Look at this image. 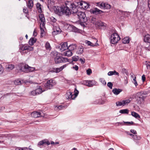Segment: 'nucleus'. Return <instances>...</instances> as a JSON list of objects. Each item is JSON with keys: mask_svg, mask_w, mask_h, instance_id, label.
Segmentation results:
<instances>
[{"mask_svg": "<svg viewBox=\"0 0 150 150\" xmlns=\"http://www.w3.org/2000/svg\"><path fill=\"white\" fill-rule=\"evenodd\" d=\"M122 91L121 89L114 88L113 89L112 92L115 95H117L122 92Z\"/></svg>", "mask_w": 150, "mask_h": 150, "instance_id": "nucleus-25", "label": "nucleus"}, {"mask_svg": "<svg viewBox=\"0 0 150 150\" xmlns=\"http://www.w3.org/2000/svg\"><path fill=\"white\" fill-rule=\"evenodd\" d=\"M119 35L117 33L112 34L111 37L110 42L112 44L117 43L120 39Z\"/></svg>", "mask_w": 150, "mask_h": 150, "instance_id": "nucleus-7", "label": "nucleus"}, {"mask_svg": "<svg viewBox=\"0 0 150 150\" xmlns=\"http://www.w3.org/2000/svg\"><path fill=\"white\" fill-rule=\"evenodd\" d=\"M107 86L110 89H112L113 84L111 82H109L107 83Z\"/></svg>", "mask_w": 150, "mask_h": 150, "instance_id": "nucleus-50", "label": "nucleus"}, {"mask_svg": "<svg viewBox=\"0 0 150 150\" xmlns=\"http://www.w3.org/2000/svg\"><path fill=\"white\" fill-rule=\"evenodd\" d=\"M56 84V82L54 80L50 79L47 80L44 85L45 90L52 89L53 87Z\"/></svg>", "mask_w": 150, "mask_h": 150, "instance_id": "nucleus-6", "label": "nucleus"}, {"mask_svg": "<svg viewBox=\"0 0 150 150\" xmlns=\"http://www.w3.org/2000/svg\"><path fill=\"white\" fill-rule=\"evenodd\" d=\"M67 43L64 42L61 44L60 45L59 47V48L61 52L64 51L68 49Z\"/></svg>", "mask_w": 150, "mask_h": 150, "instance_id": "nucleus-11", "label": "nucleus"}, {"mask_svg": "<svg viewBox=\"0 0 150 150\" xmlns=\"http://www.w3.org/2000/svg\"><path fill=\"white\" fill-rule=\"evenodd\" d=\"M67 64H66L63 65L59 68H54V69L53 72L57 73H58L62 70L64 68L66 67L67 66Z\"/></svg>", "mask_w": 150, "mask_h": 150, "instance_id": "nucleus-16", "label": "nucleus"}, {"mask_svg": "<svg viewBox=\"0 0 150 150\" xmlns=\"http://www.w3.org/2000/svg\"><path fill=\"white\" fill-rule=\"evenodd\" d=\"M53 30V34L55 33L56 34H58L61 32V30L58 26H54Z\"/></svg>", "mask_w": 150, "mask_h": 150, "instance_id": "nucleus-21", "label": "nucleus"}, {"mask_svg": "<svg viewBox=\"0 0 150 150\" xmlns=\"http://www.w3.org/2000/svg\"><path fill=\"white\" fill-rule=\"evenodd\" d=\"M124 79H125L124 84L125 85H126L128 83L127 79L126 76H125V77H124Z\"/></svg>", "mask_w": 150, "mask_h": 150, "instance_id": "nucleus-60", "label": "nucleus"}, {"mask_svg": "<svg viewBox=\"0 0 150 150\" xmlns=\"http://www.w3.org/2000/svg\"><path fill=\"white\" fill-rule=\"evenodd\" d=\"M64 108L63 106L60 105L58 106H56L55 107V109L56 110H59L63 109Z\"/></svg>", "mask_w": 150, "mask_h": 150, "instance_id": "nucleus-42", "label": "nucleus"}, {"mask_svg": "<svg viewBox=\"0 0 150 150\" xmlns=\"http://www.w3.org/2000/svg\"><path fill=\"white\" fill-rule=\"evenodd\" d=\"M36 41V39L34 38H31L29 41V44L30 45H33Z\"/></svg>", "mask_w": 150, "mask_h": 150, "instance_id": "nucleus-28", "label": "nucleus"}, {"mask_svg": "<svg viewBox=\"0 0 150 150\" xmlns=\"http://www.w3.org/2000/svg\"><path fill=\"white\" fill-rule=\"evenodd\" d=\"M54 4V2H51L50 1L48 2V4L47 7L49 9H50L53 8V5Z\"/></svg>", "mask_w": 150, "mask_h": 150, "instance_id": "nucleus-39", "label": "nucleus"}, {"mask_svg": "<svg viewBox=\"0 0 150 150\" xmlns=\"http://www.w3.org/2000/svg\"><path fill=\"white\" fill-rule=\"evenodd\" d=\"M4 71V68L3 67L2 65L0 64V74L3 73Z\"/></svg>", "mask_w": 150, "mask_h": 150, "instance_id": "nucleus-49", "label": "nucleus"}, {"mask_svg": "<svg viewBox=\"0 0 150 150\" xmlns=\"http://www.w3.org/2000/svg\"><path fill=\"white\" fill-rule=\"evenodd\" d=\"M31 116L34 118L44 116L42 112H34L31 113Z\"/></svg>", "mask_w": 150, "mask_h": 150, "instance_id": "nucleus-10", "label": "nucleus"}, {"mask_svg": "<svg viewBox=\"0 0 150 150\" xmlns=\"http://www.w3.org/2000/svg\"><path fill=\"white\" fill-rule=\"evenodd\" d=\"M90 11L91 13L96 15L101 14L103 13V11L99 10L97 8H94L90 9Z\"/></svg>", "mask_w": 150, "mask_h": 150, "instance_id": "nucleus-8", "label": "nucleus"}, {"mask_svg": "<svg viewBox=\"0 0 150 150\" xmlns=\"http://www.w3.org/2000/svg\"><path fill=\"white\" fill-rule=\"evenodd\" d=\"M51 21L55 23L56 22L57 20L56 18H54L53 17H51L50 18Z\"/></svg>", "mask_w": 150, "mask_h": 150, "instance_id": "nucleus-55", "label": "nucleus"}, {"mask_svg": "<svg viewBox=\"0 0 150 150\" xmlns=\"http://www.w3.org/2000/svg\"><path fill=\"white\" fill-rule=\"evenodd\" d=\"M68 28L69 30L75 32H76L78 30V29L77 28L72 25H70Z\"/></svg>", "mask_w": 150, "mask_h": 150, "instance_id": "nucleus-27", "label": "nucleus"}, {"mask_svg": "<svg viewBox=\"0 0 150 150\" xmlns=\"http://www.w3.org/2000/svg\"><path fill=\"white\" fill-rule=\"evenodd\" d=\"M20 70L23 72L28 73L33 71L35 70V68L29 67L27 64H23L21 65Z\"/></svg>", "mask_w": 150, "mask_h": 150, "instance_id": "nucleus-5", "label": "nucleus"}, {"mask_svg": "<svg viewBox=\"0 0 150 150\" xmlns=\"http://www.w3.org/2000/svg\"><path fill=\"white\" fill-rule=\"evenodd\" d=\"M27 5L29 9H32L33 6V1L32 0H29L27 3Z\"/></svg>", "mask_w": 150, "mask_h": 150, "instance_id": "nucleus-24", "label": "nucleus"}, {"mask_svg": "<svg viewBox=\"0 0 150 150\" xmlns=\"http://www.w3.org/2000/svg\"><path fill=\"white\" fill-rule=\"evenodd\" d=\"M144 41L145 42H150V35L149 34H147L144 36Z\"/></svg>", "mask_w": 150, "mask_h": 150, "instance_id": "nucleus-30", "label": "nucleus"}, {"mask_svg": "<svg viewBox=\"0 0 150 150\" xmlns=\"http://www.w3.org/2000/svg\"><path fill=\"white\" fill-rule=\"evenodd\" d=\"M15 67V66L13 64H10L6 66V68L8 71H10L13 69Z\"/></svg>", "mask_w": 150, "mask_h": 150, "instance_id": "nucleus-26", "label": "nucleus"}, {"mask_svg": "<svg viewBox=\"0 0 150 150\" xmlns=\"http://www.w3.org/2000/svg\"><path fill=\"white\" fill-rule=\"evenodd\" d=\"M88 81V80H85L83 81V82L82 83V84L84 85L87 86V84Z\"/></svg>", "mask_w": 150, "mask_h": 150, "instance_id": "nucleus-58", "label": "nucleus"}, {"mask_svg": "<svg viewBox=\"0 0 150 150\" xmlns=\"http://www.w3.org/2000/svg\"><path fill=\"white\" fill-rule=\"evenodd\" d=\"M132 82L134 83L136 86H137L138 85V83L136 80V77H134V79H133Z\"/></svg>", "mask_w": 150, "mask_h": 150, "instance_id": "nucleus-51", "label": "nucleus"}, {"mask_svg": "<svg viewBox=\"0 0 150 150\" xmlns=\"http://www.w3.org/2000/svg\"><path fill=\"white\" fill-rule=\"evenodd\" d=\"M111 6L110 5L107 3H105L104 5V7L103 8L105 9H109L111 8Z\"/></svg>", "mask_w": 150, "mask_h": 150, "instance_id": "nucleus-41", "label": "nucleus"}, {"mask_svg": "<svg viewBox=\"0 0 150 150\" xmlns=\"http://www.w3.org/2000/svg\"><path fill=\"white\" fill-rule=\"evenodd\" d=\"M108 76H111L112 75H117L118 76H119V74L118 72L114 70L113 71H110L108 74Z\"/></svg>", "mask_w": 150, "mask_h": 150, "instance_id": "nucleus-29", "label": "nucleus"}, {"mask_svg": "<svg viewBox=\"0 0 150 150\" xmlns=\"http://www.w3.org/2000/svg\"><path fill=\"white\" fill-rule=\"evenodd\" d=\"M72 59L73 61H77L79 59V57L78 56H74L72 57Z\"/></svg>", "mask_w": 150, "mask_h": 150, "instance_id": "nucleus-48", "label": "nucleus"}, {"mask_svg": "<svg viewBox=\"0 0 150 150\" xmlns=\"http://www.w3.org/2000/svg\"><path fill=\"white\" fill-rule=\"evenodd\" d=\"M66 98L67 99L73 100L76 97L74 94H73L72 93L69 92L66 95Z\"/></svg>", "mask_w": 150, "mask_h": 150, "instance_id": "nucleus-15", "label": "nucleus"}, {"mask_svg": "<svg viewBox=\"0 0 150 150\" xmlns=\"http://www.w3.org/2000/svg\"><path fill=\"white\" fill-rule=\"evenodd\" d=\"M23 11L25 13H28V10L26 7H24L23 8Z\"/></svg>", "mask_w": 150, "mask_h": 150, "instance_id": "nucleus-57", "label": "nucleus"}, {"mask_svg": "<svg viewBox=\"0 0 150 150\" xmlns=\"http://www.w3.org/2000/svg\"><path fill=\"white\" fill-rule=\"evenodd\" d=\"M116 12L118 15H122V16H128L129 13L128 12L123 11L122 10L119 9L116 10Z\"/></svg>", "mask_w": 150, "mask_h": 150, "instance_id": "nucleus-14", "label": "nucleus"}, {"mask_svg": "<svg viewBox=\"0 0 150 150\" xmlns=\"http://www.w3.org/2000/svg\"><path fill=\"white\" fill-rule=\"evenodd\" d=\"M78 5L82 6V8L84 9H86L89 8V5L85 1H81L78 3Z\"/></svg>", "mask_w": 150, "mask_h": 150, "instance_id": "nucleus-12", "label": "nucleus"}, {"mask_svg": "<svg viewBox=\"0 0 150 150\" xmlns=\"http://www.w3.org/2000/svg\"><path fill=\"white\" fill-rule=\"evenodd\" d=\"M40 21V25H45L46 23L45 18L43 14H40L39 15Z\"/></svg>", "mask_w": 150, "mask_h": 150, "instance_id": "nucleus-13", "label": "nucleus"}, {"mask_svg": "<svg viewBox=\"0 0 150 150\" xmlns=\"http://www.w3.org/2000/svg\"><path fill=\"white\" fill-rule=\"evenodd\" d=\"M79 61L81 62V63L83 64H84L85 62V59L84 58L83 59L80 58L79 59Z\"/></svg>", "mask_w": 150, "mask_h": 150, "instance_id": "nucleus-59", "label": "nucleus"}, {"mask_svg": "<svg viewBox=\"0 0 150 150\" xmlns=\"http://www.w3.org/2000/svg\"><path fill=\"white\" fill-rule=\"evenodd\" d=\"M78 7L73 3L69 1L65 2L64 4L61 6H55L53 7L54 12L59 16L63 15L69 16L71 12L76 13L77 11Z\"/></svg>", "mask_w": 150, "mask_h": 150, "instance_id": "nucleus-1", "label": "nucleus"}, {"mask_svg": "<svg viewBox=\"0 0 150 150\" xmlns=\"http://www.w3.org/2000/svg\"><path fill=\"white\" fill-rule=\"evenodd\" d=\"M54 54L56 56L54 58V61L55 63L59 64L61 63H64L68 61L67 58L59 55V54L57 53V52H54Z\"/></svg>", "mask_w": 150, "mask_h": 150, "instance_id": "nucleus-4", "label": "nucleus"}, {"mask_svg": "<svg viewBox=\"0 0 150 150\" xmlns=\"http://www.w3.org/2000/svg\"><path fill=\"white\" fill-rule=\"evenodd\" d=\"M122 101L123 106L127 105L131 102V100L129 99L125 100H123Z\"/></svg>", "mask_w": 150, "mask_h": 150, "instance_id": "nucleus-35", "label": "nucleus"}, {"mask_svg": "<svg viewBox=\"0 0 150 150\" xmlns=\"http://www.w3.org/2000/svg\"><path fill=\"white\" fill-rule=\"evenodd\" d=\"M67 49L68 50L64 52V55L68 57H70L72 55V53L71 50L68 49Z\"/></svg>", "mask_w": 150, "mask_h": 150, "instance_id": "nucleus-23", "label": "nucleus"}, {"mask_svg": "<svg viewBox=\"0 0 150 150\" xmlns=\"http://www.w3.org/2000/svg\"><path fill=\"white\" fill-rule=\"evenodd\" d=\"M95 25L96 27H103V28H105V24L101 21L96 22L95 23Z\"/></svg>", "mask_w": 150, "mask_h": 150, "instance_id": "nucleus-19", "label": "nucleus"}, {"mask_svg": "<svg viewBox=\"0 0 150 150\" xmlns=\"http://www.w3.org/2000/svg\"><path fill=\"white\" fill-rule=\"evenodd\" d=\"M128 37H125L122 40V43L124 44H127L129 43V39Z\"/></svg>", "mask_w": 150, "mask_h": 150, "instance_id": "nucleus-33", "label": "nucleus"}, {"mask_svg": "<svg viewBox=\"0 0 150 150\" xmlns=\"http://www.w3.org/2000/svg\"><path fill=\"white\" fill-rule=\"evenodd\" d=\"M85 43L86 44H87L88 45L91 46H93L94 45L93 43L89 41H88L87 40H86L85 41Z\"/></svg>", "mask_w": 150, "mask_h": 150, "instance_id": "nucleus-47", "label": "nucleus"}, {"mask_svg": "<svg viewBox=\"0 0 150 150\" xmlns=\"http://www.w3.org/2000/svg\"><path fill=\"white\" fill-rule=\"evenodd\" d=\"M96 83V82L94 80H88L87 86L91 87L95 85Z\"/></svg>", "mask_w": 150, "mask_h": 150, "instance_id": "nucleus-18", "label": "nucleus"}, {"mask_svg": "<svg viewBox=\"0 0 150 150\" xmlns=\"http://www.w3.org/2000/svg\"><path fill=\"white\" fill-rule=\"evenodd\" d=\"M30 94L33 96L37 95L35 90L31 91L30 93Z\"/></svg>", "mask_w": 150, "mask_h": 150, "instance_id": "nucleus-53", "label": "nucleus"}, {"mask_svg": "<svg viewBox=\"0 0 150 150\" xmlns=\"http://www.w3.org/2000/svg\"><path fill=\"white\" fill-rule=\"evenodd\" d=\"M73 68L76 71H77L79 69L77 65H75L73 67Z\"/></svg>", "mask_w": 150, "mask_h": 150, "instance_id": "nucleus-61", "label": "nucleus"}, {"mask_svg": "<svg viewBox=\"0 0 150 150\" xmlns=\"http://www.w3.org/2000/svg\"><path fill=\"white\" fill-rule=\"evenodd\" d=\"M133 138L134 139L137 140L140 139L141 137L139 136H137L136 135H133Z\"/></svg>", "mask_w": 150, "mask_h": 150, "instance_id": "nucleus-44", "label": "nucleus"}, {"mask_svg": "<svg viewBox=\"0 0 150 150\" xmlns=\"http://www.w3.org/2000/svg\"><path fill=\"white\" fill-rule=\"evenodd\" d=\"M15 150H24V148L18 147Z\"/></svg>", "mask_w": 150, "mask_h": 150, "instance_id": "nucleus-64", "label": "nucleus"}, {"mask_svg": "<svg viewBox=\"0 0 150 150\" xmlns=\"http://www.w3.org/2000/svg\"><path fill=\"white\" fill-rule=\"evenodd\" d=\"M36 7L38 12L40 13H41L42 12V9L40 4L39 3H37L36 4Z\"/></svg>", "mask_w": 150, "mask_h": 150, "instance_id": "nucleus-38", "label": "nucleus"}, {"mask_svg": "<svg viewBox=\"0 0 150 150\" xmlns=\"http://www.w3.org/2000/svg\"><path fill=\"white\" fill-rule=\"evenodd\" d=\"M146 97L143 92H138L136 94L135 98L137 103L140 104L144 101Z\"/></svg>", "mask_w": 150, "mask_h": 150, "instance_id": "nucleus-2", "label": "nucleus"}, {"mask_svg": "<svg viewBox=\"0 0 150 150\" xmlns=\"http://www.w3.org/2000/svg\"><path fill=\"white\" fill-rule=\"evenodd\" d=\"M87 74L88 75H90L92 73V71L91 69H88L86 70Z\"/></svg>", "mask_w": 150, "mask_h": 150, "instance_id": "nucleus-56", "label": "nucleus"}, {"mask_svg": "<svg viewBox=\"0 0 150 150\" xmlns=\"http://www.w3.org/2000/svg\"><path fill=\"white\" fill-rule=\"evenodd\" d=\"M131 115L136 118L139 119L140 118V116L137 112H131Z\"/></svg>", "mask_w": 150, "mask_h": 150, "instance_id": "nucleus-32", "label": "nucleus"}, {"mask_svg": "<svg viewBox=\"0 0 150 150\" xmlns=\"http://www.w3.org/2000/svg\"><path fill=\"white\" fill-rule=\"evenodd\" d=\"M45 25H40V35L42 37H43L45 35Z\"/></svg>", "mask_w": 150, "mask_h": 150, "instance_id": "nucleus-17", "label": "nucleus"}, {"mask_svg": "<svg viewBox=\"0 0 150 150\" xmlns=\"http://www.w3.org/2000/svg\"><path fill=\"white\" fill-rule=\"evenodd\" d=\"M100 81L104 85H105L106 83L105 80L104 78H100L99 79Z\"/></svg>", "mask_w": 150, "mask_h": 150, "instance_id": "nucleus-45", "label": "nucleus"}, {"mask_svg": "<svg viewBox=\"0 0 150 150\" xmlns=\"http://www.w3.org/2000/svg\"><path fill=\"white\" fill-rule=\"evenodd\" d=\"M105 3L100 2L97 3V6L101 8H103Z\"/></svg>", "mask_w": 150, "mask_h": 150, "instance_id": "nucleus-40", "label": "nucleus"}, {"mask_svg": "<svg viewBox=\"0 0 150 150\" xmlns=\"http://www.w3.org/2000/svg\"><path fill=\"white\" fill-rule=\"evenodd\" d=\"M79 93V91L76 90V88L74 91V95L76 97L77 96Z\"/></svg>", "mask_w": 150, "mask_h": 150, "instance_id": "nucleus-54", "label": "nucleus"}, {"mask_svg": "<svg viewBox=\"0 0 150 150\" xmlns=\"http://www.w3.org/2000/svg\"><path fill=\"white\" fill-rule=\"evenodd\" d=\"M24 81L23 80H21L20 79H17L14 81V83L16 85H21L22 83H24Z\"/></svg>", "mask_w": 150, "mask_h": 150, "instance_id": "nucleus-22", "label": "nucleus"}, {"mask_svg": "<svg viewBox=\"0 0 150 150\" xmlns=\"http://www.w3.org/2000/svg\"><path fill=\"white\" fill-rule=\"evenodd\" d=\"M129 110L127 109L121 110H120L119 112L121 114H127L129 113Z\"/></svg>", "mask_w": 150, "mask_h": 150, "instance_id": "nucleus-36", "label": "nucleus"}, {"mask_svg": "<svg viewBox=\"0 0 150 150\" xmlns=\"http://www.w3.org/2000/svg\"><path fill=\"white\" fill-rule=\"evenodd\" d=\"M125 123L127 124L128 125H131L134 124V122L132 121H131V122H125Z\"/></svg>", "mask_w": 150, "mask_h": 150, "instance_id": "nucleus-63", "label": "nucleus"}, {"mask_svg": "<svg viewBox=\"0 0 150 150\" xmlns=\"http://www.w3.org/2000/svg\"><path fill=\"white\" fill-rule=\"evenodd\" d=\"M116 105L117 106H123V104L122 103V101H118L116 102Z\"/></svg>", "mask_w": 150, "mask_h": 150, "instance_id": "nucleus-46", "label": "nucleus"}, {"mask_svg": "<svg viewBox=\"0 0 150 150\" xmlns=\"http://www.w3.org/2000/svg\"><path fill=\"white\" fill-rule=\"evenodd\" d=\"M142 80L143 82H144L146 80V77L144 75H142Z\"/></svg>", "mask_w": 150, "mask_h": 150, "instance_id": "nucleus-62", "label": "nucleus"}, {"mask_svg": "<svg viewBox=\"0 0 150 150\" xmlns=\"http://www.w3.org/2000/svg\"><path fill=\"white\" fill-rule=\"evenodd\" d=\"M43 145H50V143L49 142V141H47L46 140H43Z\"/></svg>", "mask_w": 150, "mask_h": 150, "instance_id": "nucleus-52", "label": "nucleus"}, {"mask_svg": "<svg viewBox=\"0 0 150 150\" xmlns=\"http://www.w3.org/2000/svg\"><path fill=\"white\" fill-rule=\"evenodd\" d=\"M83 47L81 46H79L76 50V53L81 54L83 53Z\"/></svg>", "mask_w": 150, "mask_h": 150, "instance_id": "nucleus-20", "label": "nucleus"}, {"mask_svg": "<svg viewBox=\"0 0 150 150\" xmlns=\"http://www.w3.org/2000/svg\"><path fill=\"white\" fill-rule=\"evenodd\" d=\"M46 49L47 50H50L51 49V47L50 43L48 42H46L45 45Z\"/></svg>", "mask_w": 150, "mask_h": 150, "instance_id": "nucleus-43", "label": "nucleus"}, {"mask_svg": "<svg viewBox=\"0 0 150 150\" xmlns=\"http://www.w3.org/2000/svg\"><path fill=\"white\" fill-rule=\"evenodd\" d=\"M76 6L78 7L77 6ZM77 8H78V7ZM77 9L78 10V9ZM72 13L76 14V15L77 16L81 23H86L87 21V18L86 14L84 12L80 11H79L77 10V12H76V13L72 12Z\"/></svg>", "mask_w": 150, "mask_h": 150, "instance_id": "nucleus-3", "label": "nucleus"}, {"mask_svg": "<svg viewBox=\"0 0 150 150\" xmlns=\"http://www.w3.org/2000/svg\"><path fill=\"white\" fill-rule=\"evenodd\" d=\"M142 46L140 45H138L136 50L137 52H141L142 51Z\"/></svg>", "mask_w": 150, "mask_h": 150, "instance_id": "nucleus-37", "label": "nucleus"}, {"mask_svg": "<svg viewBox=\"0 0 150 150\" xmlns=\"http://www.w3.org/2000/svg\"><path fill=\"white\" fill-rule=\"evenodd\" d=\"M35 90L37 95L41 93L42 92L45 91L44 90H42V88L40 86L37 88Z\"/></svg>", "mask_w": 150, "mask_h": 150, "instance_id": "nucleus-31", "label": "nucleus"}, {"mask_svg": "<svg viewBox=\"0 0 150 150\" xmlns=\"http://www.w3.org/2000/svg\"><path fill=\"white\" fill-rule=\"evenodd\" d=\"M76 47V45L75 44L70 45L68 47V49L70 50H74Z\"/></svg>", "mask_w": 150, "mask_h": 150, "instance_id": "nucleus-34", "label": "nucleus"}, {"mask_svg": "<svg viewBox=\"0 0 150 150\" xmlns=\"http://www.w3.org/2000/svg\"><path fill=\"white\" fill-rule=\"evenodd\" d=\"M20 49L22 51L27 50L28 52L32 51L33 49V47H30L28 45H23L20 48Z\"/></svg>", "mask_w": 150, "mask_h": 150, "instance_id": "nucleus-9", "label": "nucleus"}]
</instances>
